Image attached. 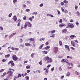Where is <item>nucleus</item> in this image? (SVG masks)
I'll return each instance as SVG.
<instances>
[{"instance_id": "nucleus-1", "label": "nucleus", "mask_w": 80, "mask_h": 80, "mask_svg": "<svg viewBox=\"0 0 80 80\" xmlns=\"http://www.w3.org/2000/svg\"><path fill=\"white\" fill-rule=\"evenodd\" d=\"M43 59L45 61H47L46 63H52L53 61V60H52L51 58H50V57L48 56L45 57L43 58Z\"/></svg>"}, {"instance_id": "nucleus-2", "label": "nucleus", "mask_w": 80, "mask_h": 80, "mask_svg": "<svg viewBox=\"0 0 80 80\" xmlns=\"http://www.w3.org/2000/svg\"><path fill=\"white\" fill-rule=\"evenodd\" d=\"M27 26L28 27H31L32 26V25L30 22H28L25 23L23 28H26Z\"/></svg>"}, {"instance_id": "nucleus-3", "label": "nucleus", "mask_w": 80, "mask_h": 80, "mask_svg": "<svg viewBox=\"0 0 80 80\" xmlns=\"http://www.w3.org/2000/svg\"><path fill=\"white\" fill-rule=\"evenodd\" d=\"M9 70L10 71H8L7 72V74H8V73H9V75H10V76H13V73L14 70L11 69V68H9Z\"/></svg>"}, {"instance_id": "nucleus-4", "label": "nucleus", "mask_w": 80, "mask_h": 80, "mask_svg": "<svg viewBox=\"0 0 80 80\" xmlns=\"http://www.w3.org/2000/svg\"><path fill=\"white\" fill-rule=\"evenodd\" d=\"M68 25L66 27L67 28H73L74 27V25L72 24H71L68 22Z\"/></svg>"}, {"instance_id": "nucleus-5", "label": "nucleus", "mask_w": 80, "mask_h": 80, "mask_svg": "<svg viewBox=\"0 0 80 80\" xmlns=\"http://www.w3.org/2000/svg\"><path fill=\"white\" fill-rule=\"evenodd\" d=\"M53 51L55 53H57L58 51V48L57 47H55L53 48Z\"/></svg>"}, {"instance_id": "nucleus-6", "label": "nucleus", "mask_w": 80, "mask_h": 80, "mask_svg": "<svg viewBox=\"0 0 80 80\" xmlns=\"http://www.w3.org/2000/svg\"><path fill=\"white\" fill-rule=\"evenodd\" d=\"M11 63V67H13L15 65V64H14V63L13 62V61H11L10 62H9L8 64V65H10Z\"/></svg>"}, {"instance_id": "nucleus-7", "label": "nucleus", "mask_w": 80, "mask_h": 80, "mask_svg": "<svg viewBox=\"0 0 80 80\" xmlns=\"http://www.w3.org/2000/svg\"><path fill=\"white\" fill-rule=\"evenodd\" d=\"M12 59L14 61H17V60H18V58L17 57V56L15 55H14L12 56Z\"/></svg>"}, {"instance_id": "nucleus-8", "label": "nucleus", "mask_w": 80, "mask_h": 80, "mask_svg": "<svg viewBox=\"0 0 80 80\" xmlns=\"http://www.w3.org/2000/svg\"><path fill=\"white\" fill-rule=\"evenodd\" d=\"M61 62H62V63L66 62L67 63H68V61L67 59H62L61 60Z\"/></svg>"}, {"instance_id": "nucleus-9", "label": "nucleus", "mask_w": 80, "mask_h": 80, "mask_svg": "<svg viewBox=\"0 0 80 80\" xmlns=\"http://www.w3.org/2000/svg\"><path fill=\"white\" fill-rule=\"evenodd\" d=\"M59 26L60 27H66V25L62 23L59 24Z\"/></svg>"}, {"instance_id": "nucleus-10", "label": "nucleus", "mask_w": 80, "mask_h": 80, "mask_svg": "<svg viewBox=\"0 0 80 80\" xmlns=\"http://www.w3.org/2000/svg\"><path fill=\"white\" fill-rule=\"evenodd\" d=\"M64 47H65V48H66V49H68V50L69 52H70V48H69V46H68V45H65L64 46Z\"/></svg>"}, {"instance_id": "nucleus-11", "label": "nucleus", "mask_w": 80, "mask_h": 80, "mask_svg": "<svg viewBox=\"0 0 80 80\" xmlns=\"http://www.w3.org/2000/svg\"><path fill=\"white\" fill-rule=\"evenodd\" d=\"M25 46H32V45L28 42L25 43Z\"/></svg>"}, {"instance_id": "nucleus-12", "label": "nucleus", "mask_w": 80, "mask_h": 80, "mask_svg": "<svg viewBox=\"0 0 80 80\" xmlns=\"http://www.w3.org/2000/svg\"><path fill=\"white\" fill-rule=\"evenodd\" d=\"M16 17H17V16H14L13 17V19L14 20V21H15V22H16V21H17V18Z\"/></svg>"}, {"instance_id": "nucleus-13", "label": "nucleus", "mask_w": 80, "mask_h": 80, "mask_svg": "<svg viewBox=\"0 0 80 80\" xmlns=\"http://www.w3.org/2000/svg\"><path fill=\"white\" fill-rule=\"evenodd\" d=\"M71 38L72 39H73V38H76V36L74 35H72L70 36Z\"/></svg>"}, {"instance_id": "nucleus-14", "label": "nucleus", "mask_w": 80, "mask_h": 80, "mask_svg": "<svg viewBox=\"0 0 80 80\" xmlns=\"http://www.w3.org/2000/svg\"><path fill=\"white\" fill-rule=\"evenodd\" d=\"M67 31V29H65L62 31V33H66Z\"/></svg>"}, {"instance_id": "nucleus-15", "label": "nucleus", "mask_w": 80, "mask_h": 80, "mask_svg": "<svg viewBox=\"0 0 80 80\" xmlns=\"http://www.w3.org/2000/svg\"><path fill=\"white\" fill-rule=\"evenodd\" d=\"M55 34H51L50 37H51V38H55Z\"/></svg>"}, {"instance_id": "nucleus-16", "label": "nucleus", "mask_w": 80, "mask_h": 80, "mask_svg": "<svg viewBox=\"0 0 80 80\" xmlns=\"http://www.w3.org/2000/svg\"><path fill=\"white\" fill-rule=\"evenodd\" d=\"M44 45V44H42L40 46H39V50H41V49H42V47H43Z\"/></svg>"}, {"instance_id": "nucleus-17", "label": "nucleus", "mask_w": 80, "mask_h": 80, "mask_svg": "<svg viewBox=\"0 0 80 80\" xmlns=\"http://www.w3.org/2000/svg\"><path fill=\"white\" fill-rule=\"evenodd\" d=\"M78 17H80V12L78 11H77L76 13Z\"/></svg>"}, {"instance_id": "nucleus-18", "label": "nucleus", "mask_w": 80, "mask_h": 80, "mask_svg": "<svg viewBox=\"0 0 80 80\" xmlns=\"http://www.w3.org/2000/svg\"><path fill=\"white\" fill-rule=\"evenodd\" d=\"M49 32H50L51 33H54L55 32V30H52L51 31H49Z\"/></svg>"}, {"instance_id": "nucleus-19", "label": "nucleus", "mask_w": 80, "mask_h": 80, "mask_svg": "<svg viewBox=\"0 0 80 80\" xmlns=\"http://www.w3.org/2000/svg\"><path fill=\"white\" fill-rule=\"evenodd\" d=\"M45 39V38H41L39 39V41H44Z\"/></svg>"}, {"instance_id": "nucleus-20", "label": "nucleus", "mask_w": 80, "mask_h": 80, "mask_svg": "<svg viewBox=\"0 0 80 80\" xmlns=\"http://www.w3.org/2000/svg\"><path fill=\"white\" fill-rule=\"evenodd\" d=\"M50 46H47L45 47V49H46V50H48V49H49V48H50Z\"/></svg>"}, {"instance_id": "nucleus-21", "label": "nucleus", "mask_w": 80, "mask_h": 80, "mask_svg": "<svg viewBox=\"0 0 80 80\" xmlns=\"http://www.w3.org/2000/svg\"><path fill=\"white\" fill-rule=\"evenodd\" d=\"M70 75V73L69 72H68L66 76H67V77H68Z\"/></svg>"}, {"instance_id": "nucleus-22", "label": "nucleus", "mask_w": 80, "mask_h": 80, "mask_svg": "<svg viewBox=\"0 0 80 80\" xmlns=\"http://www.w3.org/2000/svg\"><path fill=\"white\" fill-rule=\"evenodd\" d=\"M42 52L44 54H47L48 52L46 51H42Z\"/></svg>"}, {"instance_id": "nucleus-23", "label": "nucleus", "mask_w": 80, "mask_h": 80, "mask_svg": "<svg viewBox=\"0 0 80 80\" xmlns=\"http://www.w3.org/2000/svg\"><path fill=\"white\" fill-rule=\"evenodd\" d=\"M26 68L27 69H30V66L29 65H28V66H26Z\"/></svg>"}, {"instance_id": "nucleus-24", "label": "nucleus", "mask_w": 80, "mask_h": 80, "mask_svg": "<svg viewBox=\"0 0 80 80\" xmlns=\"http://www.w3.org/2000/svg\"><path fill=\"white\" fill-rule=\"evenodd\" d=\"M10 57V54H8V55H5V57L6 58H8Z\"/></svg>"}, {"instance_id": "nucleus-25", "label": "nucleus", "mask_w": 80, "mask_h": 80, "mask_svg": "<svg viewBox=\"0 0 80 80\" xmlns=\"http://www.w3.org/2000/svg\"><path fill=\"white\" fill-rule=\"evenodd\" d=\"M71 44L72 45H73L74 47L75 46V42L72 41H71Z\"/></svg>"}, {"instance_id": "nucleus-26", "label": "nucleus", "mask_w": 80, "mask_h": 80, "mask_svg": "<svg viewBox=\"0 0 80 80\" xmlns=\"http://www.w3.org/2000/svg\"><path fill=\"white\" fill-rule=\"evenodd\" d=\"M22 8H27V6L26 5L24 4L22 5Z\"/></svg>"}, {"instance_id": "nucleus-27", "label": "nucleus", "mask_w": 80, "mask_h": 80, "mask_svg": "<svg viewBox=\"0 0 80 80\" xmlns=\"http://www.w3.org/2000/svg\"><path fill=\"white\" fill-rule=\"evenodd\" d=\"M59 43L61 46H62V42L61 41H59Z\"/></svg>"}, {"instance_id": "nucleus-28", "label": "nucleus", "mask_w": 80, "mask_h": 80, "mask_svg": "<svg viewBox=\"0 0 80 80\" xmlns=\"http://www.w3.org/2000/svg\"><path fill=\"white\" fill-rule=\"evenodd\" d=\"M39 6L40 7H42L43 6V3H42L39 5Z\"/></svg>"}, {"instance_id": "nucleus-29", "label": "nucleus", "mask_w": 80, "mask_h": 80, "mask_svg": "<svg viewBox=\"0 0 80 80\" xmlns=\"http://www.w3.org/2000/svg\"><path fill=\"white\" fill-rule=\"evenodd\" d=\"M25 78H26V80H29V77H28V76H26L25 77Z\"/></svg>"}, {"instance_id": "nucleus-30", "label": "nucleus", "mask_w": 80, "mask_h": 80, "mask_svg": "<svg viewBox=\"0 0 80 80\" xmlns=\"http://www.w3.org/2000/svg\"><path fill=\"white\" fill-rule=\"evenodd\" d=\"M42 61L41 60L39 62V65H42Z\"/></svg>"}, {"instance_id": "nucleus-31", "label": "nucleus", "mask_w": 80, "mask_h": 80, "mask_svg": "<svg viewBox=\"0 0 80 80\" xmlns=\"http://www.w3.org/2000/svg\"><path fill=\"white\" fill-rule=\"evenodd\" d=\"M13 37V35H12V34H11L9 37V39H10L11 38H12V37Z\"/></svg>"}, {"instance_id": "nucleus-32", "label": "nucleus", "mask_w": 80, "mask_h": 80, "mask_svg": "<svg viewBox=\"0 0 80 80\" xmlns=\"http://www.w3.org/2000/svg\"><path fill=\"white\" fill-rule=\"evenodd\" d=\"M4 70H5V69H4L0 70V73H2V72H3Z\"/></svg>"}, {"instance_id": "nucleus-33", "label": "nucleus", "mask_w": 80, "mask_h": 80, "mask_svg": "<svg viewBox=\"0 0 80 80\" xmlns=\"http://www.w3.org/2000/svg\"><path fill=\"white\" fill-rule=\"evenodd\" d=\"M45 44L46 45H49V42H48V41L46 42Z\"/></svg>"}, {"instance_id": "nucleus-34", "label": "nucleus", "mask_w": 80, "mask_h": 80, "mask_svg": "<svg viewBox=\"0 0 80 80\" xmlns=\"http://www.w3.org/2000/svg\"><path fill=\"white\" fill-rule=\"evenodd\" d=\"M75 73L76 75H79V73L77 71H75Z\"/></svg>"}, {"instance_id": "nucleus-35", "label": "nucleus", "mask_w": 80, "mask_h": 80, "mask_svg": "<svg viewBox=\"0 0 80 80\" xmlns=\"http://www.w3.org/2000/svg\"><path fill=\"white\" fill-rule=\"evenodd\" d=\"M28 20H30L31 21V22H32L33 20V19L32 18H28Z\"/></svg>"}, {"instance_id": "nucleus-36", "label": "nucleus", "mask_w": 80, "mask_h": 80, "mask_svg": "<svg viewBox=\"0 0 80 80\" xmlns=\"http://www.w3.org/2000/svg\"><path fill=\"white\" fill-rule=\"evenodd\" d=\"M76 24L77 25V26H78V25H79V23H78V21H77L76 22Z\"/></svg>"}, {"instance_id": "nucleus-37", "label": "nucleus", "mask_w": 80, "mask_h": 80, "mask_svg": "<svg viewBox=\"0 0 80 80\" xmlns=\"http://www.w3.org/2000/svg\"><path fill=\"white\" fill-rule=\"evenodd\" d=\"M30 10L29 9H27L26 10V12H30Z\"/></svg>"}, {"instance_id": "nucleus-38", "label": "nucleus", "mask_w": 80, "mask_h": 80, "mask_svg": "<svg viewBox=\"0 0 80 80\" xmlns=\"http://www.w3.org/2000/svg\"><path fill=\"white\" fill-rule=\"evenodd\" d=\"M12 13H10L9 15L8 16V17H11L12 16Z\"/></svg>"}, {"instance_id": "nucleus-39", "label": "nucleus", "mask_w": 80, "mask_h": 80, "mask_svg": "<svg viewBox=\"0 0 80 80\" xmlns=\"http://www.w3.org/2000/svg\"><path fill=\"white\" fill-rule=\"evenodd\" d=\"M35 40L34 38H31V41L32 42L33 41H34Z\"/></svg>"}, {"instance_id": "nucleus-40", "label": "nucleus", "mask_w": 80, "mask_h": 80, "mask_svg": "<svg viewBox=\"0 0 80 80\" xmlns=\"http://www.w3.org/2000/svg\"><path fill=\"white\" fill-rule=\"evenodd\" d=\"M6 61H7V59H2V62H5Z\"/></svg>"}, {"instance_id": "nucleus-41", "label": "nucleus", "mask_w": 80, "mask_h": 80, "mask_svg": "<svg viewBox=\"0 0 80 80\" xmlns=\"http://www.w3.org/2000/svg\"><path fill=\"white\" fill-rule=\"evenodd\" d=\"M34 55H35V53H32L31 55V57L32 58H33V56Z\"/></svg>"}, {"instance_id": "nucleus-42", "label": "nucleus", "mask_w": 80, "mask_h": 80, "mask_svg": "<svg viewBox=\"0 0 80 80\" xmlns=\"http://www.w3.org/2000/svg\"><path fill=\"white\" fill-rule=\"evenodd\" d=\"M23 19L24 20H27V17L26 16H24Z\"/></svg>"}, {"instance_id": "nucleus-43", "label": "nucleus", "mask_w": 80, "mask_h": 80, "mask_svg": "<svg viewBox=\"0 0 80 80\" xmlns=\"http://www.w3.org/2000/svg\"><path fill=\"white\" fill-rule=\"evenodd\" d=\"M22 77V74H18V77Z\"/></svg>"}, {"instance_id": "nucleus-44", "label": "nucleus", "mask_w": 80, "mask_h": 80, "mask_svg": "<svg viewBox=\"0 0 80 80\" xmlns=\"http://www.w3.org/2000/svg\"><path fill=\"white\" fill-rule=\"evenodd\" d=\"M0 30H3V27L2 26H0Z\"/></svg>"}, {"instance_id": "nucleus-45", "label": "nucleus", "mask_w": 80, "mask_h": 80, "mask_svg": "<svg viewBox=\"0 0 80 80\" xmlns=\"http://www.w3.org/2000/svg\"><path fill=\"white\" fill-rule=\"evenodd\" d=\"M63 2H64V3H68V1L67 0L63 1Z\"/></svg>"}, {"instance_id": "nucleus-46", "label": "nucleus", "mask_w": 80, "mask_h": 80, "mask_svg": "<svg viewBox=\"0 0 80 80\" xmlns=\"http://www.w3.org/2000/svg\"><path fill=\"white\" fill-rule=\"evenodd\" d=\"M78 8V7L77 6L75 5V10H77V8Z\"/></svg>"}, {"instance_id": "nucleus-47", "label": "nucleus", "mask_w": 80, "mask_h": 80, "mask_svg": "<svg viewBox=\"0 0 80 80\" xmlns=\"http://www.w3.org/2000/svg\"><path fill=\"white\" fill-rule=\"evenodd\" d=\"M64 5V2H61V5L62 6H63V5Z\"/></svg>"}, {"instance_id": "nucleus-48", "label": "nucleus", "mask_w": 80, "mask_h": 80, "mask_svg": "<svg viewBox=\"0 0 80 80\" xmlns=\"http://www.w3.org/2000/svg\"><path fill=\"white\" fill-rule=\"evenodd\" d=\"M58 69H59V71H60V72H61L62 71V70L61 67H59Z\"/></svg>"}, {"instance_id": "nucleus-49", "label": "nucleus", "mask_w": 80, "mask_h": 80, "mask_svg": "<svg viewBox=\"0 0 80 80\" xmlns=\"http://www.w3.org/2000/svg\"><path fill=\"white\" fill-rule=\"evenodd\" d=\"M64 13L66 14V13H68V11H67V10H65L64 11Z\"/></svg>"}, {"instance_id": "nucleus-50", "label": "nucleus", "mask_w": 80, "mask_h": 80, "mask_svg": "<svg viewBox=\"0 0 80 80\" xmlns=\"http://www.w3.org/2000/svg\"><path fill=\"white\" fill-rule=\"evenodd\" d=\"M20 22H18V24L17 26L18 27H19V26H20Z\"/></svg>"}, {"instance_id": "nucleus-51", "label": "nucleus", "mask_w": 80, "mask_h": 80, "mask_svg": "<svg viewBox=\"0 0 80 80\" xmlns=\"http://www.w3.org/2000/svg\"><path fill=\"white\" fill-rule=\"evenodd\" d=\"M61 9L62 12H64V9H63V8H62V7H61Z\"/></svg>"}, {"instance_id": "nucleus-52", "label": "nucleus", "mask_w": 80, "mask_h": 80, "mask_svg": "<svg viewBox=\"0 0 80 80\" xmlns=\"http://www.w3.org/2000/svg\"><path fill=\"white\" fill-rule=\"evenodd\" d=\"M30 70H28L27 71V72L28 73H30Z\"/></svg>"}, {"instance_id": "nucleus-53", "label": "nucleus", "mask_w": 80, "mask_h": 80, "mask_svg": "<svg viewBox=\"0 0 80 80\" xmlns=\"http://www.w3.org/2000/svg\"><path fill=\"white\" fill-rule=\"evenodd\" d=\"M58 14L59 15H60L61 13H60V11L58 10Z\"/></svg>"}, {"instance_id": "nucleus-54", "label": "nucleus", "mask_w": 80, "mask_h": 80, "mask_svg": "<svg viewBox=\"0 0 80 80\" xmlns=\"http://www.w3.org/2000/svg\"><path fill=\"white\" fill-rule=\"evenodd\" d=\"M7 72H4V73H3V74L4 76H5V75H6V74H7Z\"/></svg>"}, {"instance_id": "nucleus-55", "label": "nucleus", "mask_w": 80, "mask_h": 80, "mask_svg": "<svg viewBox=\"0 0 80 80\" xmlns=\"http://www.w3.org/2000/svg\"><path fill=\"white\" fill-rule=\"evenodd\" d=\"M17 2V0H14L13 1V3H16Z\"/></svg>"}, {"instance_id": "nucleus-56", "label": "nucleus", "mask_w": 80, "mask_h": 80, "mask_svg": "<svg viewBox=\"0 0 80 80\" xmlns=\"http://www.w3.org/2000/svg\"><path fill=\"white\" fill-rule=\"evenodd\" d=\"M15 50H18V51L19 50V48H15Z\"/></svg>"}, {"instance_id": "nucleus-57", "label": "nucleus", "mask_w": 80, "mask_h": 80, "mask_svg": "<svg viewBox=\"0 0 80 80\" xmlns=\"http://www.w3.org/2000/svg\"><path fill=\"white\" fill-rule=\"evenodd\" d=\"M16 34H17V33H16V32L14 33H13L12 34V36H14V35H16Z\"/></svg>"}, {"instance_id": "nucleus-58", "label": "nucleus", "mask_w": 80, "mask_h": 80, "mask_svg": "<svg viewBox=\"0 0 80 80\" xmlns=\"http://www.w3.org/2000/svg\"><path fill=\"white\" fill-rule=\"evenodd\" d=\"M38 13L37 12H33L32 14H34V15H37V14Z\"/></svg>"}, {"instance_id": "nucleus-59", "label": "nucleus", "mask_w": 80, "mask_h": 80, "mask_svg": "<svg viewBox=\"0 0 80 80\" xmlns=\"http://www.w3.org/2000/svg\"><path fill=\"white\" fill-rule=\"evenodd\" d=\"M11 49L12 50H15V48L12 47L11 48Z\"/></svg>"}, {"instance_id": "nucleus-60", "label": "nucleus", "mask_w": 80, "mask_h": 80, "mask_svg": "<svg viewBox=\"0 0 80 80\" xmlns=\"http://www.w3.org/2000/svg\"><path fill=\"white\" fill-rule=\"evenodd\" d=\"M59 23H62V19H61L59 21Z\"/></svg>"}, {"instance_id": "nucleus-61", "label": "nucleus", "mask_w": 80, "mask_h": 80, "mask_svg": "<svg viewBox=\"0 0 80 80\" xmlns=\"http://www.w3.org/2000/svg\"><path fill=\"white\" fill-rule=\"evenodd\" d=\"M8 37V35L7 34L6 35L5 37H4V38H7V37Z\"/></svg>"}, {"instance_id": "nucleus-62", "label": "nucleus", "mask_w": 80, "mask_h": 80, "mask_svg": "<svg viewBox=\"0 0 80 80\" xmlns=\"http://www.w3.org/2000/svg\"><path fill=\"white\" fill-rule=\"evenodd\" d=\"M4 77H5V76L3 74L1 76V78H3Z\"/></svg>"}, {"instance_id": "nucleus-63", "label": "nucleus", "mask_w": 80, "mask_h": 80, "mask_svg": "<svg viewBox=\"0 0 80 80\" xmlns=\"http://www.w3.org/2000/svg\"><path fill=\"white\" fill-rule=\"evenodd\" d=\"M27 3H28V4H30V1H28L27 2Z\"/></svg>"}, {"instance_id": "nucleus-64", "label": "nucleus", "mask_w": 80, "mask_h": 80, "mask_svg": "<svg viewBox=\"0 0 80 80\" xmlns=\"http://www.w3.org/2000/svg\"><path fill=\"white\" fill-rule=\"evenodd\" d=\"M23 42V40L22 39H20V42L21 43H22V42Z\"/></svg>"}]
</instances>
